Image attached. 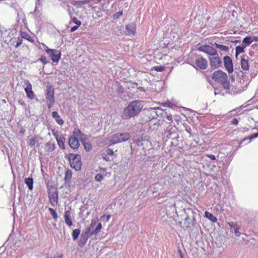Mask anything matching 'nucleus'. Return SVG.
Listing matches in <instances>:
<instances>
[{
	"mask_svg": "<svg viewBox=\"0 0 258 258\" xmlns=\"http://www.w3.org/2000/svg\"><path fill=\"white\" fill-rule=\"evenodd\" d=\"M142 105L139 100L132 101L123 110L121 118L124 120L129 119L137 115L142 110Z\"/></svg>",
	"mask_w": 258,
	"mask_h": 258,
	"instance_id": "1",
	"label": "nucleus"
},
{
	"mask_svg": "<svg viewBox=\"0 0 258 258\" xmlns=\"http://www.w3.org/2000/svg\"><path fill=\"white\" fill-rule=\"evenodd\" d=\"M212 78L215 82L221 85L224 88H229V82L225 72L219 70L216 71L213 73Z\"/></svg>",
	"mask_w": 258,
	"mask_h": 258,
	"instance_id": "2",
	"label": "nucleus"
},
{
	"mask_svg": "<svg viewBox=\"0 0 258 258\" xmlns=\"http://www.w3.org/2000/svg\"><path fill=\"white\" fill-rule=\"evenodd\" d=\"M158 110L162 111L161 115L163 120L165 121L166 120V123L171 124L172 122V115L170 113H168L165 111L161 110L159 108H152L148 110L147 115L148 116L149 119H153L156 118L158 116Z\"/></svg>",
	"mask_w": 258,
	"mask_h": 258,
	"instance_id": "3",
	"label": "nucleus"
},
{
	"mask_svg": "<svg viewBox=\"0 0 258 258\" xmlns=\"http://www.w3.org/2000/svg\"><path fill=\"white\" fill-rule=\"evenodd\" d=\"M97 219H92L91 220L90 226L88 228L87 231L86 232V234H87V237L86 238V240H87L89 237H91L93 235H96L101 231V230L102 227L101 223H98L96 227L94 229L92 230V228H94V227L97 224Z\"/></svg>",
	"mask_w": 258,
	"mask_h": 258,
	"instance_id": "4",
	"label": "nucleus"
},
{
	"mask_svg": "<svg viewBox=\"0 0 258 258\" xmlns=\"http://www.w3.org/2000/svg\"><path fill=\"white\" fill-rule=\"evenodd\" d=\"M69 160L71 166L76 171H79L81 168L82 162L81 156L79 154H69Z\"/></svg>",
	"mask_w": 258,
	"mask_h": 258,
	"instance_id": "5",
	"label": "nucleus"
},
{
	"mask_svg": "<svg viewBox=\"0 0 258 258\" xmlns=\"http://www.w3.org/2000/svg\"><path fill=\"white\" fill-rule=\"evenodd\" d=\"M209 64L211 68L213 70L220 68L222 66V60L218 52L214 55L208 57Z\"/></svg>",
	"mask_w": 258,
	"mask_h": 258,
	"instance_id": "6",
	"label": "nucleus"
},
{
	"mask_svg": "<svg viewBox=\"0 0 258 258\" xmlns=\"http://www.w3.org/2000/svg\"><path fill=\"white\" fill-rule=\"evenodd\" d=\"M54 94V90L53 87L52 85H47L46 86V99L49 108H51L54 103L55 99Z\"/></svg>",
	"mask_w": 258,
	"mask_h": 258,
	"instance_id": "7",
	"label": "nucleus"
},
{
	"mask_svg": "<svg viewBox=\"0 0 258 258\" xmlns=\"http://www.w3.org/2000/svg\"><path fill=\"white\" fill-rule=\"evenodd\" d=\"M48 196L49 202L52 206H55L58 204V192L54 186H50L48 189Z\"/></svg>",
	"mask_w": 258,
	"mask_h": 258,
	"instance_id": "8",
	"label": "nucleus"
},
{
	"mask_svg": "<svg viewBox=\"0 0 258 258\" xmlns=\"http://www.w3.org/2000/svg\"><path fill=\"white\" fill-rule=\"evenodd\" d=\"M131 138L129 133H118L111 136V143L115 144L127 141Z\"/></svg>",
	"mask_w": 258,
	"mask_h": 258,
	"instance_id": "9",
	"label": "nucleus"
},
{
	"mask_svg": "<svg viewBox=\"0 0 258 258\" xmlns=\"http://www.w3.org/2000/svg\"><path fill=\"white\" fill-rule=\"evenodd\" d=\"M198 50L199 51L206 53L209 55L208 57L214 55L218 52L215 48L209 45H202L198 48Z\"/></svg>",
	"mask_w": 258,
	"mask_h": 258,
	"instance_id": "10",
	"label": "nucleus"
},
{
	"mask_svg": "<svg viewBox=\"0 0 258 258\" xmlns=\"http://www.w3.org/2000/svg\"><path fill=\"white\" fill-rule=\"evenodd\" d=\"M52 133L56 140L59 147L64 150L65 149L64 143L66 141L64 137L62 135H59L58 132H55L54 130L52 131Z\"/></svg>",
	"mask_w": 258,
	"mask_h": 258,
	"instance_id": "11",
	"label": "nucleus"
},
{
	"mask_svg": "<svg viewBox=\"0 0 258 258\" xmlns=\"http://www.w3.org/2000/svg\"><path fill=\"white\" fill-rule=\"evenodd\" d=\"M223 60L224 66L228 73H232L233 72V66L231 57L226 55L224 57Z\"/></svg>",
	"mask_w": 258,
	"mask_h": 258,
	"instance_id": "12",
	"label": "nucleus"
},
{
	"mask_svg": "<svg viewBox=\"0 0 258 258\" xmlns=\"http://www.w3.org/2000/svg\"><path fill=\"white\" fill-rule=\"evenodd\" d=\"M196 64L200 69L205 70L208 67V61L202 56L198 57L196 59Z\"/></svg>",
	"mask_w": 258,
	"mask_h": 258,
	"instance_id": "13",
	"label": "nucleus"
},
{
	"mask_svg": "<svg viewBox=\"0 0 258 258\" xmlns=\"http://www.w3.org/2000/svg\"><path fill=\"white\" fill-rule=\"evenodd\" d=\"M228 224L230 226V229L231 231H233L236 236H239L240 233L239 230L240 228V225L238 222H228Z\"/></svg>",
	"mask_w": 258,
	"mask_h": 258,
	"instance_id": "14",
	"label": "nucleus"
},
{
	"mask_svg": "<svg viewBox=\"0 0 258 258\" xmlns=\"http://www.w3.org/2000/svg\"><path fill=\"white\" fill-rule=\"evenodd\" d=\"M48 54H49L53 62H57L61 57V52L56 49H52V51Z\"/></svg>",
	"mask_w": 258,
	"mask_h": 258,
	"instance_id": "15",
	"label": "nucleus"
},
{
	"mask_svg": "<svg viewBox=\"0 0 258 258\" xmlns=\"http://www.w3.org/2000/svg\"><path fill=\"white\" fill-rule=\"evenodd\" d=\"M69 145L74 150L78 149L80 146L79 140L74 135L69 138Z\"/></svg>",
	"mask_w": 258,
	"mask_h": 258,
	"instance_id": "16",
	"label": "nucleus"
},
{
	"mask_svg": "<svg viewBox=\"0 0 258 258\" xmlns=\"http://www.w3.org/2000/svg\"><path fill=\"white\" fill-rule=\"evenodd\" d=\"M73 135H74L75 137H76L77 138H79L82 143L86 141L87 139V136L82 133L79 128H75L73 132Z\"/></svg>",
	"mask_w": 258,
	"mask_h": 258,
	"instance_id": "17",
	"label": "nucleus"
},
{
	"mask_svg": "<svg viewBox=\"0 0 258 258\" xmlns=\"http://www.w3.org/2000/svg\"><path fill=\"white\" fill-rule=\"evenodd\" d=\"M126 33L128 35H135L136 32V24L135 23H130L126 26Z\"/></svg>",
	"mask_w": 258,
	"mask_h": 258,
	"instance_id": "18",
	"label": "nucleus"
},
{
	"mask_svg": "<svg viewBox=\"0 0 258 258\" xmlns=\"http://www.w3.org/2000/svg\"><path fill=\"white\" fill-rule=\"evenodd\" d=\"M241 67L243 70L248 71L249 70V65L248 61V57L246 55H243L241 58Z\"/></svg>",
	"mask_w": 258,
	"mask_h": 258,
	"instance_id": "19",
	"label": "nucleus"
},
{
	"mask_svg": "<svg viewBox=\"0 0 258 258\" xmlns=\"http://www.w3.org/2000/svg\"><path fill=\"white\" fill-rule=\"evenodd\" d=\"M195 220H196L195 218L191 219L189 216H187L184 220L183 227L186 228H191L194 226V222Z\"/></svg>",
	"mask_w": 258,
	"mask_h": 258,
	"instance_id": "20",
	"label": "nucleus"
},
{
	"mask_svg": "<svg viewBox=\"0 0 258 258\" xmlns=\"http://www.w3.org/2000/svg\"><path fill=\"white\" fill-rule=\"evenodd\" d=\"M25 91L27 97L31 99H34V94L32 90V85L28 81H27V87L25 88Z\"/></svg>",
	"mask_w": 258,
	"mask_h": 258,
	"instance_id": "21",
	"label": "nucleus"
},
{
	"mask_svg": "<svg viewBox=\"0 0 258 258\" xmlns=\"http://www.w3.org/2000/svg\"><path fill=\"white\" fill-rule=\"evenodd\" d=\"M64 219L66 224L69 227L73 225V222L71 220V212L68 210L65 212L64 215Z\"/></svg>",
	"mask_w": 258,
	"mask_h": 258,
	"instance_id": "22",
	"label": "nucleus"
},
{
	"mask_svg": "<svg viewBox=\"0 0 258 258\" xmlns=\"http://www.w3.org/2000/svg\"><path fill=\"white\" fill-rule=\"evenodd\" d=\"M52 116L59 125H62L63 124V120L60 118V115L56 111H53L52 112Z\"/></svg>",
	"mask_w": 258,
	"mask_h": 258,
	"instance_id": "23",
	"label": "nucleus"
},
{
	"mask_svg": "<svg viewBox=\"0 0 258 258\" xmlns=\"http://www.w3.org/2000/svg\"><path fill=\"white\" fill-rule=\"evenodd\" d=\"M214 46L219 50V51L227 52L229 50V48L228 46L220 44L217 43H215Z\"/></svg>",
	"mask_w": 258,
	"mask_h": 258,
	"instance_id": "24",
	"label": "nucleus"
},
{
	"mask_svg": "<svg viewBox=\"0 0 258 258\" xmlns=\"http://www.w3.org/2000/svg\"><path fill=\"white\" fill-rule=\"evenodd\" d=\"M25 183L27 185L28 189L32 190L33 189V179L31 177H28L25 179Z\"/></svg>",
	"mask_w": 258,
	"mask_h": 258,
	"instance_id": "25",
	"label": "nucleus"
},
{
	"mask_svg": "<svg viewBox=\"0 0 258 258\" xmlns=\"http://www.w3.org/2000/svg\"><path fill=\"white\" fill-rule=\"evenodd\" d=\"M253 41V39L251 36H246L244 38L242 44L246 47L249 46Z\"/></svg>",
	"mask_w": 258,
	"mask_h": 258,
	"instance_id": "26",
	"label": "nucleus"
},
{
	"mask_svg": "<svg viewBox=\"0 0 258 258\" xmlns=\"http://www.w3.org/2000/svg\"><path fill=\"white\" fill-rule=\"evenodd\" d=\"M20 35H21L22 38H23L28 40L29 42H34V40L33 39V38L27 32L21 31Z\"/></svg>",
	"mask_w": 258,
	"mask_h": 258,
	"instance_id": "27",
	"label": "nucleus"
},
{
	"mask_svg": "<svg viewBox=\"0 0 258 258\" xmlns=\"http://www.w3.org/2000/svg\"><path fill=\"white\" fill-rule=\"evenodd\" d=\"M205 217L213 223H216L217 221V218L208 211L205 212Z\"/></svg>",
	"mask_w": 258,
	"mask_h": 258,
	"instance_id": "28",
	"label": "nucleus"
},
{
	"mask_svg": "<svg viewBox=\"0 0 258 258\" xmlns=\"http://www.w3.org/2000/svg\"><path fill=\"white\" fill-rule=\"evenodd\" d=\"M245 47L241 44V45L237 46L235 48V56L237 57L239 54L244 52Z\"/></svg>",
	"mask_w": 258,
	"mask_h": 258,
	"instance_id": "29",
	"label": "nucleus"
},
{
	"mask_svg": "<svg viewBox=\"0 0 258 258\" xmlns=\"http://www.w3.org/2000/svg\"><path fill=\"white\" fill-rule=\"evenodd\" d=\"M45 147L46 148V151L48 152H52L55 148V145L51 142L47 143Z\"/></svg>",
	"mask_w": 258,
	"mask_h": 258,
	"instance_id": "30",
	"label": "nucleus"
},
{
	"mask_svg": "<svg viewBox=\"0 0 258 258\" xmlns=\"http://www.w3.org/2000/svg\"><path fill=\"white\" fill-rule=\"evenodd\" d=\"M72 171L69 169H67L65 172V177H64L65 180L67 181H70L72 178Z\"/></svg>",
	"mask_w": 258,
	"mask_h": 258,
	"instance_id": "31",
	"label": "nucleus"
},
{
	"mask_svg": "<svg viewBox=\"0 0 258 258\" xmlns=\"http://www.w3.org/2000/svg\"><path fill=\"white\" fill-rule=\"evenodd\" d=\"M82 144L84 146L85 150L87 152H89L91 150V149L92 148V144L90 142H87L86 141L82 143Z\"/></svg>",
	"mask_w": 258,
	"mask_h": 258,
	"instance_id": "32",
	"label": "nucleus"
},
{
	"mask_svg": "<svg viewBox=\"0 0 258 258\" xmlns=\"http://www.w3.org/2000/svg\"><path fill=\"white\" fill-rule=\"evenodd\" d=\"M80 233V230L79 229H74L73 231V233H72V237H73V240H76L78 238V236H79Z\"/></svg>",
	"mask_w": 258,
	"mask_h": 258,
	"instance_id": "33",
	"label": "nucleus"
},
{
	"mask_svg": "<svg viewBox=\"0 0 258 258\" xmlns=\"http://www.w3.org/2000/svg\"><path fill=\"white\" fill-rule=\"evenodd\" d=\"M48 210L50 212L51 215H52L53 219L54 220L56 221L58 218V216H57V214L56 212L55 211V210H53L51 208H49L48 209Z\"/></svg>",
	"mask_w": 258,
	"mask_h": 258,
	"instance_id": "34",
	"label": "nucleus"
},
{
	"mask_svg": "<svg viewBox=\"0 0 258 258\" xmlns=\"http://www.w3.org/2000/svg\"><path fill=\"white\" fill-rule=\"evenodd\" d=\"M72 22L78 26H81L82 24L81 21L75 17L73 18L72 21L70 22V24H71Z\"/></svg>",
	"mask_w": 258,
	"mask_h": 258,
	"instance_id": "35",
	"label": "nucleus"
},
{
	"mask_svg": "<svg viewBox=\"0 0 258 258\" xmlns=\"http://www.w3.org/2000/svg\"><path fill=\"white\" fill-rule=\"evenodd\" d=\"M94 178H95V181H96L97 182H100L102 181V180L103 179L104 176L102 174H101L100 173H98V174H96Z\"/></svg>",
	"mask_w": 258,
	"mask_h": 258,
	"instance_id": "36",
	"label": "nucleus"
},
{
	"mask_svg": "<svg viewBox=\"0 0 258 258\" xmlns=\"http://www.w3.org/2000/svg\"><path fill=\"white\" fill-rule=\"evenodd\" d=\"M37 139L35 137L31 138L29 141V145L30 147L34 146L36 143Z\"/></svg>",
	"mask_w": 258,
	"mask_h": 258,
	"instance_id": "37",
	"label": "nucleus"
},
{
	"mask_svg": "<svg viewBox=\"0 0 258 258\" xmlns=\"http://www.w3.org/2000/svg\"><path fill=\"white\" fill-rule=\"evenodd\" d=\"M110 215H102L100 219L101 220L104 221L105 222H107L109 221L110 218Z\"/></svg>",
	"mask_w": 258,
	"mask_h": 258,
	"instance_id": "38",
	"label": "nucleus"
},
{
	"mask_svg": "<svg viewBox=\"0 0 258 258\" xmlns=\"http://www.w3.org/2000/svg\"><path fill=\"white\" fill-rule=\"evenodd\" d=\"M153 69L157 72H162L165 70L164 66H154Z\"/></svg>",
	"mask_w": 258,
	"mask_h": 258,
	"instance_id": "39",
	"label": "nucleus"
},
{
	"mask_svg": "<svg viewBox=\"0 0 258 258\" xmlns=\"http://www.w3.org/2000/svg\"><path fill=\"white\" fill-rule=\"evenodd\" d=\"M162 105L164 107H167L169 108H172L173 106V104L169 101L161 103Z\"/></svg>",
	"mask_w": 258,
	"mask_h": 258,
	"instance_id": "40",
	"label": "nucleus"
},
{
	"mask_svg": "<svg viewBox=\"0 0 258 258\" xmlns=\"http://www.w3.org/2000/svg\"><path fill=\"white\" fill-rule=\"evenodd\" d=\"M113 151L112 150H111L110 148H108L105 150V152L104 153L105 154V155H108V156H112L113 155Z\"/></svg>",
	"mask_w": 258,
	"mask_h": 258,
	"instance_id": "41",
	"label": "nucleus"
},
{
	"mask_svg": "<svg viewBox=\"0 0 258 258\" xmlns=\"http://www.w3.org/2000/svg\"><path fill=\"white\" fill-rule=\"evenodd\" d=\"M39 60L43 64H46L48 62L46 57L44 55L41 56Z\"/></svg>",
	"mask_w": 258,
	"mask_h": 258,
	"instance_id": "42",
	"label": "nucleus"
},
{
	"mask_svg": "<svg viewBox=\"0 0 258 258\" xmlns=\"http://www.w3.org/2000/svg\"><path fill=\"white\" fill-rule=\"evenodd\" d=\"M42 46H43L44 49L45 51L48 54L49 53L52 51V49L49 48L47 46H46L45 44L43 43Z\"/></svg>",
	"mask_w": 258,
	"mask_h": 258,
	"instance_id": "43",
	"label": "nucleus"
},
{
	"mask_svg": "<svg viewBox=\"0 0 258 258\" xmlns=\"http://www.w3.org/2000/svg\"><path fill=\"white\" fill-rule=\"evenodd\" d=\"M22 43V38L19 37L18 38L17 44L15 46L16 48L19 47Z\"/></svg>",
	"mask_w": 258,
	"mask_h": 258,
	"instance_id": "44",
	"label": "nucleus"
},
{
	"mask_svg": "<svg viewBox=\"0 0 258 258\" xmlns=\"http://www.w3.org/2000/svg\"><path fill=\"white\" fill-rule=\"evenodd\" d=\"M102 157L103 158V159L107 161H109L110 160V158L109 157L108 155H105V153H103L102 155Z\"/></svg>",
	"mask_w": 258,
	"mask_h": 258,
	"instance_id": "45",
	"label": "nucleus"
},
{
	"mask_svg": "<svg viewBox=\"0 0 258 258\" xmlns=\"http://www.w3.org/2000/svg\"><path fill=\"white\" fill-rule=\"evenodd\" d=\"M206 156L208 158H209V159H210L211 160H216V157L213 155H212V154H207Z\"/></svg>",
	"mask_w": 258,
	"mask_h": 258,
	"instance_id": "46",
	"label": "nucleus"
},
{
	"mask_svg": "<svg viewBox=\"0 0 258 258\" xmlns=\"http://www.w3.org/2000/svg\"><path fill=\"white\" fill-rule=\"evenodd\" d=\"M80 26H78L77 25L76 26H73V27L71 28V29L70 30L71 32H75L76 30H77L78 29V28Z\"/></svg>",
	"mask_w": 258,
	"mask_h": 258,
	"instance_id": "47",
	"label": "nucleus"
},
{
	"mask_svg": "<svg viewBox=\"0 0 258 258\" xmlns=\"http://www.w3.org/2000/svg\"><path fill=\"white\" fill-rule=\"evenodd\" d=\"M257 137H258V133H255V134L252 135L250 137H249L248 139L250 140H251V139L255 138Z\"/></svg>",
	"mask_w": 258,
	"mask_h": 258,
	"instance_id": "48",
	"label": "nucleus"
},
{
	"mask_svg": "<svg viewBox=\"0 0 258 258\" xmlns=\"http://www.w3.org/2000/svg\"><path fill=\"white\" fill-rule=\"evenodd\" d=\"M238 120L236 118H234L231 121V123L233 124L236 125L238 124Z\"/></svg>",
	"mask_w": 258,
	"mask_h": 258,
	"instance_id": "49",
	"label": "nucleus"
},
{
	"mask_svg": "<svg viewBox=\"0 0 258 258\" xmlns=\"http://www.w3.org/2000/svg\"><path fill=\"white\" fill-rule=\"evenodd\" d=\"M90 0H88V1H82L79 2V3L80 4L83 5V4L89 3L90 2Z\"/></svg>",
	"mask_w": 258,
	"mask_h": 258,
	"instance_id": "50",
	"label": "nucleus"
},
{
	"mask_svg": "<svg viewBox=\"0 0 258 258\" xmlns=\"http://www.w3.org/2000/svg\"><path fill=\"white\" fill-rule=\"evenodd\" d=\"M62 257H63V255L62 254L54 256L53 257V258H62Z\"/></svg>",
	"mask_w": 258,
	"mask_h": 258,
	"instance_id": "51",
	"label": "nucleus"
},
{
	"mask_svg": "<svg viewBox=\"0 0 258 258\" xmlns=\"http://www.w3.org/2000/svg\"><path fill=\"white\" fill-rule=\"evenodd\" d=\"M252 39H253V41H258V37H256V36L252 37Z\"/></svg>",
	"mask_w": 258,
	"mask_h": 258,
	"instance_id": "52",
	"label": "nucleus"
},
{
	"mask_svg": "<svg viewBox=\"0 0 258 258\" xmlns=\"http://www.w3.org/2000/svg\"><path fill=\"white\" fill-rule=\"evenodd\" d=\"M117 14L118 15V16H121V15H122V12H121V11H120V12H118V13H117Z\"/></svg>",
	"mask_w": 258,
	"mask_h": 258,
	"instance_id": "53",
	"label": "nucleus"
},
{
	"mask_svg": "<svg viewBox=\"0 0 258 258\" xmlns=\"http://www.w3.org/2000/svg\"><path fill=\"white\" fill-rule=\"evenodd\" d=\"M159 121H160V120H158V124H159V125H160V124H163V123H162V122H161V123H159Z\"/></svg>",
	"mask_w": 258,
	"mask_h": 258,
	"instance_id": "54",
	"label": "nucleus"
},
{
	"mask_svg": "<svg viewBox=\"0 0 258 258\" xmlns=\"http://www.w3.org/2000/svg\"><path fill=\"white\" fill-rule=\"evenodd\" d=\"M180 256L181 258H184L183 255L182 253L180 254Z\"/></svg>",
	"mask_w": 258,
	"mask_h": 258,
	"instance_id": "55",
	"label": "nucleus"
},
{
	"mask_svg": "<svg viewBox=\"0 0 258 258\" xmlns=\"http://www.w3.org/2000/svg\"><path fill=\"white\" fill-rule=\"evenodd\" d=\"M235 111V109H233V110H232L231 111H230V112H233V111Z\"/></svg>",
	"mask_w": 258,
	"mask_h": 258,
	"instance_id": "56",
	"label": "nucleus"
}]
</instances>
